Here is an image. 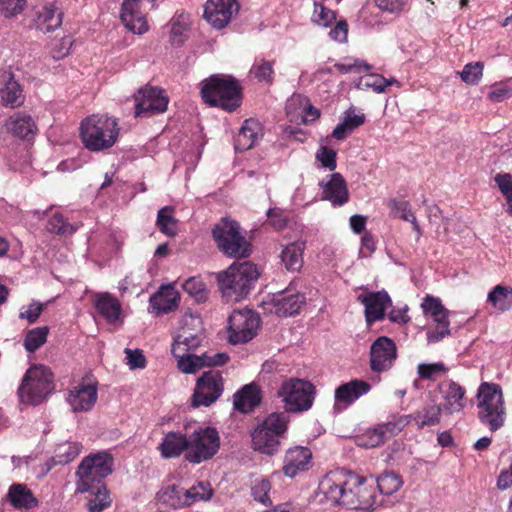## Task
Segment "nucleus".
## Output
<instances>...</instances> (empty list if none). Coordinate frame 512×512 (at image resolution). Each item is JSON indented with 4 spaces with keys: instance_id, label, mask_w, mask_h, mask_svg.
Segmentation results:
<instances>
[{
    "instance_id": "47",
    "label": "nucleus",
    "mask_w": 512,
    "mask_h": 512,
    "mask_svg": "<svg viewBox=\"0 0 512 512\" xmlns=\"http://www.w3.org/2000/svg\"><path fill=\"white\" fill-rule=\"evenodd\" d=\"M49 328L47 326L37 327L29 330L24 339V347L28 352H35L47 340Z\"/></svg>"
},
{
    "instance_id": "1",
    "label": "nucleus",
    "mask_w": 512,
    "mask_h": 512,
    "mask_svg": "<svg viewBox=\"0 0 512 512\" xmlns=\"http://www.w3.org/2000/svg\"><path fill=\"white\" fill-rule=\"evenodd\" d=\"M320 501L341 505L348 509L368 511L376 505L373 485L353 472L336 470L328 473L319 483Z\"/></svg>"
},
{
    "instance_id": "38",
    "label": "nucleus",
    "mask_w": 512,
    "mask_h": 512,
    "mask_svg": "<svg viewBox=\"0 0 512 512\" xmlns=\"http://www.w3.org/2000/svg\"><path fill=\"white\" fill-rule=\"evenodd\" d=\"M179 299V293L174 287L163 286L153 297V305L158 311L167 313L177 307Z\"/></svg>"
},
{
    "instance_id": "31",
    "label": "nucleus",
    "mask_w": 512,
    "mask_h": 512,
    "mask_svg": "<svg viewBox=\"0 0 512 512\" xmlns=\"http://www.w3.org/2000/svg\"><path fill=\"white\" fill-rule=\"evenodd\" d=\"M0 97L6 105L18 106L22 103V90L10 72H0Z\"/></svg>"
},
{
    "instance_id": "5",
    "label": "nucleus",
    "mask_w": 512,
    "mask_h": 512,
    "mask_svg": "<svg viewBox=\"0 0 512 512\" xmlns=\"http://www.w3.org/2000/svg\"><path fill=\"white\" fill-rule=\"evenodd\" d=\"M201 97L210 106L234 111L241 102L240 86L231 77L211 76L202 82Z\"/></svg>"
},
{
    "instance_id": "29",
    "label": "nucleus",
    "mask_w": 512,
    "mask_h": 512,
    "mask_svg": "<svg viewBox=\"0 0 512 512\" xmlns=\"http://www.w3.org/2000/svg\"><path fill=\"white\" fill-rule=\"evenodd\" d=\"M323 198L333 205H343L348 201V189L344 178L339 173L331 175L327 182L322 183Z\"/></svg>"
},
{
    "instance_id": "39",
    "label": "nucleus",
    "mask_w": 512,
    "mask_h": 512,
    "mask_svg": "<svg viewBox=\"0 0 512 512\" xmlns=\"http://www.w3.org/2000/svg\"><path fill=\"white\" fill-rule=\"evenodd\" d=\"M87 493L90 494L87 501V508L90 512H101L112 503L110 493L104 484H95Z\"/></svg>"
},
{
    "instance_id": "44",
    "label": "nucleus",
    "mask_w": 512,
    "mask_h": 512,
    "mask_svg": "<svg viewBox=\"0 0 512 512\" xmlns=\"http://www.w3.org/2000/svg\"><path fill=\"white\" fill-rule=\"evenodd\" d=\"M443 410L439 404H433L423 407L415 413V421L418 428L425 426H434L440 423Z\"/></svg>"
},
{
    "instance_id": "48",
    "label": "nucleus",
    "mask_w": 512,
    "mask_h": 512,
    "mask_svg": "<svg viewBox=\"0 0 512 512\" xmlns=\"http://www.w3.org/2000/svg\"><path fill=\"white\" fill-rule=\"evenodd\" d=\"M376 482L379 491L385 495H391L395 493L403 485L401 477L395 472H386L382 474L379 478H377Z\"/></svg>"
},
{
    "instance_id": "35",
    "label": "nucleus",
    "mask_w": 512,
    "mask_h": 512,
    "mask_svg": "<svg viewBox=\"0 0 512 512\" xmlns=\"http://www.w3.org/2000/svg\"><path fill=\"white\" fill-rule=\"evenodd\" d=\"M8 498L15 508L31 509L37 505V500L31 490L24 484L16 483L10 486Z\"/></svg>"
},
{
    "instance_id": "62",
    "label": "nucleus",
    "mask_w": 512,
    "mask_h": 512,
    "mask_svg": "<svg viewBox=\"0 0 512 512\" xmlns=\"http://www.w3.org/2000/svg\"><path fill=\"white\" fill-rule=\"evenodd\" d=\"M124 352L126 354V364L131 370L146 367V358L141 350L126 348Z\"/></svg>"
},
{
    "instance_id": "3",
    "label": "nucleus",
    "mask_w": 512,
    "mask_h": 512,
    "mask_svg": "<svg viewBox=\"0 0 512 512\" xmlns=\"http://www.w3.org/2000/svg\"><path fill=\"white\" fill-rule=\"evenodd\" d=\"M476 406L478 419L490 431L495 432L504 426L506 409L500 385L482 382L477 389Z\"/></svg>"
},
{
    "instance_id": "54",
    "label": "nucleus",
    "mask_w": 512,
    "mask_h": 512,
    "mask_svg": "<svg viewBox=\"0 0 512 512\" xmlns=\"http://www.w3.org/2000/svg\"><path fill=\"white\" fill-rule=\"evenodd\" d=\"M483 64L481 62L468 63L461 72H458L463 82L468 85H476L483 76Z\"/></svg>"
},
{
    "instance_id": "61",
    "label": "nucleus",
    "mask_w": 512,
    "mask_h": 512,
    "mask_svg": "<svg viewBox=\"0 0 512 512\" xmlns=\"http://www.w3.org/2000/svg\"><path fill=\"white\" fill-rule=\"evenodd\" d=\"M270 483L266 479L257 480L252 487V495L254 499L264 505L270 503L269 491Z\"/></svg>"
},
{
    "instance_id": "28",
    "label": "nucleus",
    "mask_w": 512,
    "mask_h": 512,
    "mask_svg": "<svg viewBox=\"0 0 512 512\" xmlns=\"http://www.w3.org/2000/svg\"><path fill=\"white\" fill-rule=\"evenodd\" d=\"M63 21V11L58 2L54 1L46 4L38 13L36 26L44 33L54 31L59 28Z\"/></svg>"
},
{
    "instance_id": "12",
    "label": "nucleus",
    "mask_w": 512,
    "mask_h": 512,
    "mask_svg": "<svg viewBox=\"0 0 512 512\" xmlns=\"http://www.w3.org/2000/svg\"><path fill=\"white\" fill-rule=\"evenodd\" d=\"M260 319L251 310H235L228 319V340L232 344L246 343L257 333Z\"/></svg>"
},
{
    "instance_id": "55",
    "label": "nucleus",
    "mask_w": 512,
    "mask_h": 512,
    "mask_svg": "<svg viewBox=\"0 0 512 512\" xmlns=\"http://www.w3.org/2000/svg\"><path fill=\"white\" fill-rule=\"evenodd\" d=\"M260 82L271 83L273 79V63L264 59L256 61L250 71Z\"/></svg>"
},
{
    "instance_id": "10",
    "label": "nucleus",
    "mask_w": 512,
    "mask_h": 512,
    "mask_svg": "<svg viewBox=\"0 0 512 512\" xmlns=\"http://www.w3.org/2000/svg\"><path fill=\"white\" fill-rule=\"evenodd\" d=\"M220 448L219 433L212 427H197L188 434L186 459L195 464L211 459Z\"/></svg>"
},
{
    "instance_id": "43",
    "label": "nucleus",
    "mask_w": 512,
    "mask_h": 512,
    "mask_svg": "<svg viewBox=\"0 0 512 512\" xmlns=\"http://www.w3.org/2000/svg\"><path fill=\"white\" fill-rule=\"evenodd\" d=\"M391 424L378 426L372 429L366 430L364 433L359 435L356 439V443L360 447L374 448L382 444L386 439V432L389 430Z\"/></svg>"
},
{
    "instance_id": "26",
    "label": "nucleus",
    "mask_w": 512,
    "mask_h": 512,
    "mask_svg": "<svg viewBox=\"0 0 512 512\" xmlns=\"http://www.w3.org/2000/svg\"><path fill=\"white\" fill-rule=\"evenodd\" d=\"M94 305L98 313L109 324H121L124 319L120 301L108 292L95 295Z\"/></svg>"
},
{
    "instance_id": "37",
    "label": "nucleus",
    "mask_w": 512,
    "mask_h": 512,
    "mask_svg": "<svg viewBox=\"0 0 512 512\" xmlns=\"http://www.w3.org/2000/svg\"><path fill=\"white\" fill-rule=\"evenodd\" d=\"M487 302L499 312L510 310L512 308V287L501 284L496 285L488 293Z\"/></svg>"
},
{
    "instance_id": "34",
    "label": "nucleus",
    "mask_w": 512,
    "mask_h": 512,
    "mask_svg": "<svg viewBox=\"0 0 512 512\" xmlns=\"http://www.w3.org/2000/svg\"><path fill=\"white\" fill-rule=\"evenodd\" d=\"M260 402V393L256 385L249 384L234 394V408L242 413L252 411Z\"/></svg>"
},
{
    "instance_id": "2",
    "label": "nucleus",
    "mask_w": 512,
    "mask_h": 512,
    "mask_svg": "<svg viewBox=\"0 0 512 512\" xmlns=\"http://www.w3.org/2000/svg\"><path fill=\"white\" fill-rule=\"evenodd\" d=\"M119 124L116 118L94 114L81 122L80 136L84 146L93 152L111 148L119 137Z\"/></svg>"
},
{
    "instance_id": "45",
    "label": "nucleus",
    "mask_w": 512,
    "mask_h": 512,
    "mask_svg": "<svg viewBox=\"0 0 512 512\" xmlns=\"http://www.w3.org/2000/svg\"><path fill=\"white\" fill-rule=\"evenodd\" d=\"M185 497L187 506H190L198 501H207L211 499L213 495V489L208 482H198L196 485L191 486L188 489H185Z\"/></svg>"
},
{
    "instance_id": "27",
    "label": "nucleus",
    "mask_w": 512,
    "mask_h": 512,
    "mask_svg": "<svg viewBox=\"0 0 512 512\" xmlns=\"http://www.w3.org/2000/svg\"><path fill=\"white\" fill-rule=\"evenodd\" d=\"M262 125L255 119L244 121L235 140V148L238 151H246L253 148L262 138Z\"/></svg>"
},
{
    "instance_id": "22",
    "label": "nucleus",
    "mask_w": 512,
    "mask_h": 512,
    "mask_svg": "<svg viewBox=\"0 0 512 512\" xmlns=\"http://www.w3.org/2000/svg\"><path fill=\"white\" fill-rule=\"evenodd\" d=\"M286 113L289 120L296 124H307L319 117L318 110L301 94H294L288 99Z\"/></svg>"
},
{
    "instance_id": "42",
    "label": "nucleus",
    "mask_w": 512,
    "mask_h": 512,
    "mask_svg": "<svg viewBox=\"0 0 512 512\" xmlns=\"http://www.w3.org/2000/svg\"><path fill=\"white\" fill-rule=\"evenodd\" d=\"M191 352L192 351H182L181 353H173V355L178 359V369L186 374H194L205 367V358L203 357V354L198 356Z\"/></svg>"
},
{
    "instance_id": "11",
    "label": "nucleus",
    "mask_w": 512,
    "mask_h": 512,
    "mask_svg": "<svg viewBox=\"0 0 512 512\" xmlns=\"http://www.w3.org/2000/svg\"><path fill=\"white\" fill-rule=\"evenodd\" d=\"M278 395L285 404L288 412H303L313 405L315 387L308 381L298 378L285 380Z\"/></svg>"
},
{
    "instance_id": "9",
    "label": "nucleus",
    "mask_w": 512,
    "mask_h": 512,
    "mask_svg": "<svg viewBox=\"0 0 512 512\" xmlns=\"http://www.w3.org/2000/svg\"><path fill=\"white\" fill-rule=\"evenodd\" d=\"M113 459L106 452L85 457L76 471V493H85L91 490L95 484H103L102 479L113 471Z\"/></svg>"
},
{
    "instance_id": "51",
    "label": "nucleus",
    "mask_w": 512,
    "mask_h": 512,
    "mask_svg": "<svg viewBox=\"0 0 512 512\" xmlns=\"http://www.w3.org/2000/svg\"><path fill=\"white\" fill-rule=\"evenodd\" d=\"M448 368L442 362L420 363L417 367V373L421 379L434 381L438 377L445 375Z\"/></svg>"
},
{
    "instance_id": "4",
    "label": "nucleus",
    "mask_w": 512,
    "mask_h": 512,
    "mask_svg": "<svg viewBox=\"0 0 512 512\" xmlns=\"http://www.w3.org/2000/svg\"><path fill=\"white\" fill-rule=\"evenodd\" d=\"M258 277L257 267L253 263H234L218 275V283L227 301H240L249 294Z\"/></svg>"
},
{
    "instance_id": "13",
    "label": "nucleus",
    "mask_w": 512,
    "mask_h": 512,
    "mask_svg": "<svg viewBox=\"0 0 512 512\" xmlns=\"http://www.w3.org/2000/svg\"><path fill=\"white\" fill-rule=\"evenodd\" d=\"M304 304V294L292 288H287L268 296L263 301V309L267 313L275 314L279 317H288L299 313Z\"/></svg>"
},
{
    "instance_id": "19",
    "label": "nucleus",
    "mask_w": 512,
    "mask_h": 512,
    "mask_svg": "<svg viewBox=\"0 0 512 512\" xmlns=\"http://www.w3.org/2000/svg\"><path fill=\"white\" fill-rule=\"evenodd\" d=\"M370 390L371 385L359 379H354L338 386L334 392V411H344L360 397L369 393Z\"/></svg>"
},
{
    "instance_id": "50",
    "label": "nucleus",
    "mask_w": 512,
    "mask_h": 512,
    "mask_svg": "<svg viewBox=\"0 0 512 512\" xmlns=\"http://www.w3.org/2000/svg\"><path fill=\"white\" fill-rule=\"evenodd\" d=\"M336 20V14L333 10L325 7L319 2H314V9L311 16V21L317 26L327 28L331 26Z\"/></svg>"
},
{
    "instance_id": "30",
    "label": "nucleus",
    "mask_w": 512,
    "mask_h": 512,
    "mask_svg": "<svg viewBox=\"0 0 512 512\" xmlns=\"http://www.w3.org/2000/svg\"><path fill=\"white\" fill-rule=\"evenodd\" d=\"M160 454L165 459L176 458L188 451V435H183L180 432L167 433L162 442L158 446Z\"/></svg>"
},
{
    "instance_id": "56",
    "label": "nucleus",
    "mask_w": 512,
    "mask_h": 512,
    "mask_svg": "<svg viewBox=\"0 0 512 512\" xmlns=\"http://www.w3.org/2000/svg\"><path fill=\"white\" fill-rule=\"evenodd\" d=\"M495 182L506 199L507 212L512 215V176L508 173L497 174Z\"/></svg>"
},
{
    "instance_id": "20",
    "label": "nucleus",
    "mask_w": 512,
    "mask_h": 512,
    "mask_svg": "<svg viewBox=\"0 0 512 512\" xmlns=\"http://www.w3.org/2000/svg\"><path fill=\"white\" fill-rule=\"evenodd\" d=\"M395 343L388 337H379L371 346L370 363L375 372H383L390 369L396 359Z\"/></svg>"
},
{
    "instance_id": "18",
    "label": "nucleus",
    "mask_w": 512,
    "mask_h": 512,
    "mask_svg": "<svg viewBox=\"0 0 512 512\" xmlns=\"http://www.w3.org/2000/svg\"><path fill=\"white\" fill-rule=\"evenodd\" d=\"M237 0H207L204 7V18L216 29L224 28L238 13Z\"/></svg>"
},
{
    "instance_id": "46",
    "label": "nucleus",
    "mask_w": 512,
    "mask_h": 512,
    "mask_svg": "<svg viewBox=\"0 0 512 512\" xmlns=\"http://www.w3.org/2000/svg\"><path fill=\"white\" fill-rule=\"evenodd\" d=\"M173 209L171 207H163L157 215V226L159 230L169 237H173L177 233V220L174 218Z\"/></svg>"
},
{
    "instance_id": "25",
    "label": "nucleus",
    "mask_w": 512,
    "mask_h": 512,
    "mask_svg": "<svg viewBox=\"0 0 512 512\" xmlns=\"http://www.w3.org/2000/svg\"><path fill=\"white\" fill-rule=\"evenodd\" d=\"M140 0H125L121 6L120 18L124 26L135 34L148 31L145 15L140 11Z\"/></svg>"
},
{
    "instance_id": "36",
    "label": "nucleus",
    "mask_w": 512,
    "mask_h": 512,
    "mask_svg": "<svg viewBox=\"0 0 512 512\" xmlns=\"http://www.w3.org/2000/svg\"><path fill=\"white\" fill-rule=\"evenodd\" d=\"M305 242L296 241L287 245L282 253L281 259L286 269L290 271H299L303 266V252Z\"/></svg>"
},
{
    "instance_id": "52",
    "label": "nucleus",
    "mask_w": 512,
    "mask_h": 512,
    "mask_svg": "<svg viewBox=\"0 0 512 512\" xmlns=\"http://www.w3.org/2000/svg\"><path fill=\"white\" fill-rule=\"evenodd\" d=\"M510 97H512V78L493 84L488 93V98L492 102H502Z\"/></svg>"
},
{
    "instance_id": "53",
    "label": "nucleus",
    "mask_w": 512,
    "mask_h": 512,
    "mask_svg": "<svg viewBox=\"0 0 512 512\" xmlns=\"http://www.w3.org/2000/svg\"><path fill=\"white\" fill-rule=\"evenodd\" d=\"M448 310L443 311V318L441 316L433 317L434 322L437 324V328L435 331L429 332L427 334L428 342L435 343L443 339L445 336L450 334L449 325L450 322L448 320Z\"/></svg>"
},
{
    "instance_id": "24",
    "label": "nucleus",
    "mask_w": 512,
    "mask_h": 512,
    "mask_svg": "<svg viewBox=\"0 0 512 512\" xmlns=\"http://www.w3.org/2000/svg\"><path fill=\"white\" fill-rule=\"evenodd\" d=\"M97 400V387L93 383H79L74 386L67 397V401L74 412L90 410Z\"/></svg>"
},
{
    "instance_id": "33",
    "label": "nucleus",
    "mask_w": 512,
    "mask_h": 512,
    "mask_svg": "<svg viewBox=\"0 0 512 512\" xmlns=\"http://www.w3.org/2000/svg\"><path fill=\"white\" fill-rule=\"evenodd\" d=\"M156 498L160 504L173 509L187 506L184 488L176 484L163 486L157 492Z\"/></svg>"
},
{
    "instance_id": "57",
    "label": "nucleus",
    "mask_w": 512,
    "mask_h": 512,
    "mask_svg": "<svg viewBox=\"0 0 512 512\" xmlns=\"http://www.w3.org/2000/svg\"><path fill=\"white\" fill-rule=\"evenodd\" d=\"M47 230L52 233L66 235L72 234L76 227L65 221L61 214L55 213L48 221Z\"/></svg>"
},
{
    "instance_id": "15",
    "label": "nucleus",
    "mask_w": 512,
    "mask_h": 512,
    "mask_svg": "<svg viewBox=\"0 0 512 512\" xmlns=\"http://www.w3.org/2000/svg\"><path fill=\"white\" fill-rule=\"evenodd\" d=\"M203 341V327L200 317L185 315L172 345V353L194 351Z\"/></svg>"
},
{
    "instance_id": "32",
    "label": "nucleus",
    "mask_w": 512,
    "mask_h": 512,
    "mask_svg": "<svg viewBox=\"0 0 512 512\" xmlns=\"http://www.w3.org/2000/svg\"><path fill=\"white\" fill-rule=\"evenodd\" d=\"M7 130L19 138H28L37 132V126L32 117L18 112L10 116L6 122Z\"/></svg>"
},
{
    "instance_id": "63",
    "label": "nucleus",
    "mask_w": 512,
    "mask_h": 512,
    "mask_svg": "<svg viewBox=\"0 0 512 512\" xmlns=\"http://www.w3.org/2000/svg\"><path fill=\"white\" fill-rule=\"evenodd\" d=\"M44 309L40 302L33 301L27 306H23L19 313L20 319H26L30 324L35 323Z\"/></svg>"
},
{
    "instance_id": "17",
    "label": "nucleus",
    "mask_w": 512,
    "mask_h": 512,
    "mask_svg": "<svg viewBox=\"0 0 512 512\" xmlns=\"http://www.w3.org/2000/svg\"><path fill=\"white\" fill-rule=\"evenodd\" d=\"M135 101L136 116H152L163 113L168 105V97L164 91L152 86L141 88L135 97Z\"/></svg>"
},
{
    "instance_id": "8",
    "label": "nucleus",
    "mask_w": 512,
    "mask_h": 512,
    "mask_svg": "<svg viewBox=\"0 0 512 512\" xmlns=\"http://www.w3.org/2000/svg\"><path fill=\"white\" fill-rule=\"evenodd\" d=\"M218 249L230 258H246L252 252L251 243L242 235L236 221L224 218L212 231Z\"/></svg>"
},
{
    "instance_id": "64",
    "label": "nucleus",
    "mask_w": 512,
    "mask_h": 512,
    "mask_svg": "<svg viewBox=\"0 0 512 512\" xmlns=\"http://www.w3.org/2000/svg\"><path fill=\"white\" fill-rule=\"evenodd\" d=\"M316 159L324 168L331 171L334 170L337 166L336 152L328 147L322 146L316 153Z\"/></svg>"
},
{
    "instance_id": "23",
    "label": "nucleus",
    "mask_w": 512,
    "mask_h": 512,
    "mask_svg": "<svg viewBox=\"0 0 512 512\" xmlns=\"http://www.w3.org/2000/svg\"><path fill=\"white\" fill-rule=\"evenodd\" d=\"M312 464V452L304 446L289 448L284 457L283 472L293 478L298 473L307 471Z\"/></svg>"
},
{
    "instance_id": "40",
    "label": "nucleus",
    "mask_w": 512,
    "mask_h": 512,
    "mask_svg": "<svg viewBox=\"0 0 512 512\" xmlns=\"http://www.w3.org/2000/svg\"><path fill=\"white\" fill-rule=\"evenodd\" d=\"M393 84L399 85V82L395 78L386 79L380 74L369 73L359 79L356 87L360 90L370 89L379 94L385 92L386 88Z\"/></svg>"
},
{
    "instance_id": "59",
    "label": "nucleus",
    "mask_w": 512,
    "mask_h": 512,
    "mask_svg": "<svg viewBox=\"0 0 512 512\" xmlns=\"http://www.w3.org/2000/svg\"><path fill=\"white\" fill-rule=\"evenodd\" d=\"M334 67L342 74L360 72L361 70H369L371 67L368 63L360 59L347 58L342 62H337Z\"/></svg>"
},
{
    "instance_id": "49",
    "label": "nucleus",
    "mask_w": 512,
    "mask_h": 512,
    "mask_svg": "<svg viewBox=\"0 0 512 512\" xmlns=\"http://www.w3.org/2000/svg\"><path fill=\"white\" fill-rule=\"evenodd\" d=\"M190 24L188 14L181 13L177 15L171 23V39L174 44H182L186 37Z\"/></svg>"
},
{
    "instance_id": "21",
    "label": "nucleus",
    "mask_w": 512,
    "mask_h": 512,
    "mask_svg": "<svg viewBox=\"0 0 512 512\" xmlns=\"http://www.w3.org/2000/svg\"><path fill=\"white\" fill-rule=\"evenodd\" d=\"M357 299L365 307V317L369 324L383 319L387 308L392 304L390 296L384 290L360 294Z\"/></svg>"
},
{
    "instance_id": "16",
    "label": "nucleus",
    "mask_w": 512,
    "mask_h": 512,
    "mask_svg": "<svg viewBox=\"0 0 512 512\" xmlns=\"http://www.w3.org/2000/svg\"><path fill=\"white\" fill-rule=\"evenodd\" d=\"M441 402L439 403L444 416L459 414L467 407L466 389L453 380L439 384Z\"/></svg>"
},
{
    "instance_id": "41",
    "label": "nucleus",
    "mask_w": 512,
    "mask_h": 512,
    "mask_svg": "<svg viewBox=\"0 0 512 512\" xmlns=\"http://www.w3.org/2000/svg\"><path fill=\"white\" fill-rule=\"evenodd\" d=\"M82 446L77 442H63L57 445L55 455L51 458V464L48 470L53 465H64L73 461L81 452Z\"/></svg>"
},
{
    "instance_id": "60",
    "label": "nucleus",
    "mask_w": 512,
    "mask_h": 512,
    "mask_svg": "<svg viewBox=\"0 0 512 512\" xmlns=\"http://www.w3.org/2000/svg\"><path fill=\"white\" fill-rule=\"evenodd\" d=\"M421 307L424 311V314L432 318L436 316H441L443 318V311L446 310L440 299L433 296H426L423 299Z\"/></svg>"
},
{
    "instance_id": "58",
    "label": "nucleus",
    "mask_w": 512,
    "mask_h": 512,
    "mask_svg": "<svg viewBox=\"0 0 512 512\" xmlns=\"http://www.w3.org/2000/svg\"><path fill=\"white\" fill-rule=\"evenodd\" d=\"M26 7V0H0V14L11 18L22 13Z\"/></svg>"
},
{
    "instance_id": "6",
    "label": "nucleus",
    "mask_w": 512,
    "mask_h": 512,
    "mask_svg": "<svg viewBox=\"0 0 512 512\" xmlns=\"http://www.w3.org/2000/svg\"><path fill=\"white\" fill-rule=\"evenodd\" d=\"M288 417L284 412L269 414L251 433L252 447L262 454H275L287 431Z\"/></svg>"
},
{
    "instance_id": "7",
    "label": "nucleus",
    "mask_w": 512,
    "mask_h": 512,
    "mask_svg": "<svg viewBox=\"0 0 512 512\" xmlns=\"http://www.w3.org/2000/svg\"><path fill=\"white\" fill-rule=\"evenodd\" d=\"M53 374L44 365L30 367L23 376L18 388L21 403L38 405L53 391Z\"/></svg>"
},
{
    "instance_id": "14",
    "label": "nucleus",
    "mask_w": 512,
    "mask_h": 512,
    "mask_svg": "<svg viewBox=\"0 0 512 512\" xmlns=\"http://www.w3.org/2000/svg\"><path fill=\"white\" fill-rule=\"evenodd\" d=\"M224 390L222 375L219 371L209 370L204 372L197 380L192 397V406L208 407L220 398Z\"/></svg>"
}]
</instances>
